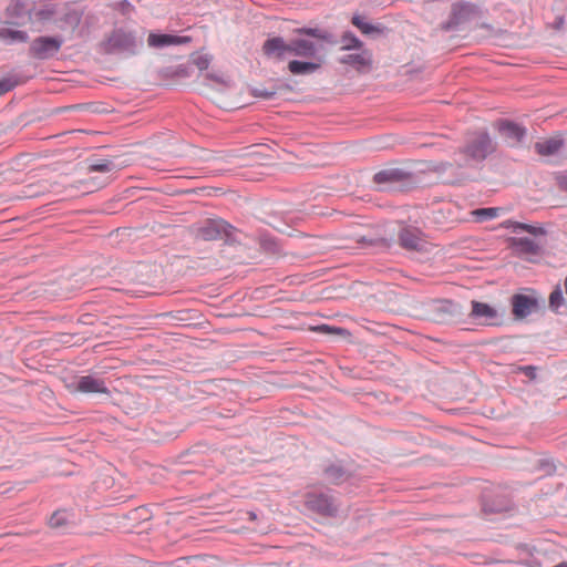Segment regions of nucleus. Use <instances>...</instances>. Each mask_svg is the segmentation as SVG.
<instances>
[{
	"instance_id": "obj_20",
	"label": "nucleus",
	"mask_w": 567,
	"mask_h": 567,
	"mask_svg": "<svg viewBox=\"0 0 567 567\" xmlns=\"http://www.w3.org/2000/svg\"><path fill=\"white\" fill-rule=\"evenodd\" d=\"M341 49L342 50H352V49H361L362 42L352 33H344L341 38Z\"/></svg>"
},
{
	"instance_id": "obj_31",
	"label": "nucleus",
	"mask_w": 567,
	"mask_h": 567,
	"mask_svg": "<svg viewBox=\"0 0 567 567\" xmlns=\"http://www.w3.org/2000/svg\"><path fill=\"white\" fill-rule=\"evenodd\" d=\"M195 558H196V557L181 558V559H178V561H179V563H188V561H190V560H193V559H195Z\"/></svg>"
},
{
	"instance_id": "obj_7",
	"label": "nucleus",
	"mask_w": 567,
	"mask_h": 567,
	"mask_svg": "<svg viewBox=\"0 0 567 567\" xmlns=\"http://www.w3.org/2000/svg\"><path fill=\"white\" fill-rule=\"evenodd\" d=\"M107 48L111 51H126L134 53L136 48L135 37L131 32L116 30L110 35L107 40Z\"/></svg>"
},
{
	"instance_id": "obj_14",
	"label": "nucleus",
	"mask_w": 567,
	"mask_h": 567,
	"mask_svg": "<svg viewBox=\"0 0 567 567\" xmlns=\"http://www.w3.org/2000/svg\"><path fill=\"white\" fill-rule=\"evenodd\" d=\"M399 239L401 246L410 250H422L425 246V241L420 235L411 229H403L400 233Z\"/></svg>"
},
{
	"instance_id": "obj_28",
	"label": "nucleus",
	"mask_w": 567,
	"mask_h": 567,
	"mask_svg": "<svg viewBox=\"0 0 567 567\" xmlns=\"http://www.w3.org/2000/svg\"><path fill=\"white\" fill-rule=\"evenodd\" d=\"M523 371L526 373V375L534 378L535 377V368L534 367H525Z\"/></svg>"
},
{
	"instance_id": "obj_5",
	"label": "nucleus",
	"mask_w": 567,
	"mask_h": 567,
	"mask_svg": "<svg viewBox=\"0 0 567 567\" xmlns=\"http://www.w3.org/2000/svg\"><path fill=\"white\" fill-rule=\"evenodd\" d=\"M468 317L475 321H478L480 323L487 326L496 324L501 318L496 307L476 300L471 302V311Z\"/></svg>"
},
{
	"instance_id": "obj_8",
	"label": "nucleus",
	"mask_w": 567,
	"mask_h": 567,
	"mask_svg": "<svg viewBox=\"0 0 567 567\" xmlns=\"http://www.w3.org/2000/svg\"><path fill=\"white\" fill-rule=\"evenodd\" d=\"M537 300L526 295L512 297L513 315L516 319H524L537 309Z\"/></svg>"
},
{
	"instance_id": "obj_24",
	"label": "nucleus",
	"mask_w": 567,
	"mask_h": 567,
	"mask_svg": "<svg viewBox=\"0 0 567 567\" xmlns=\"http://www.w3.org/2000/svg\"><path fill=\"white\" fill-rule=\"evenodd\" d=\"M194 64L198 68V70L205 71L210 64V58L207 55H198L194 59Z\"/></svg>"
},
{
	"instance_id": "obj_26",
	"label": "nucleus",
	"mask_w": 567,
	"mask_h": 567,
	"mask_svg": "<svg viewBox=\"0 0 567 567\" xmlns=\"http://www.w3.org/2000/svg\"><path fill=\"white\" fill-rule=\"evenodd\" d=\"M22 9V4L19 2L13 3L7 8V14L10 18H17L20 13V10Z\"/></svg>"
},
{
	"instance_id": "obj_22",
	"label": "nucleus",
	"mask_w": 567,
	"mask_h": 567,
	"mask_svg": "<svg viewBox=\"0 0 567 567\" xmlns=\"http://www.w3.org/2000/svg\"><path fill=\"white\" fill-rule=\"evenodd\" d=\"M565 303V299L563 297L561 289L556 287L555 290L549 296V307L554 311H558V309Z\"/></svg>"
},
{
	"instance_id": "obj_9",
	"label": "nucleus",
	"mask_w": 567,
	"mask_h": 567,
	"mask_svg": "<svg viewBox=\"0 0 567 567\" xmlns=\"http://www.w3.org/2000/svg\"><path fill=\"white\" fill-rule=\"evenodd\" d=\"M190 41L189 37L173 35V34H157L151 32L147 37V44L151 48H164L169 45H182Z\"/></svg>"
},
{
	"instance_id": "obj_16",
	"label": "nucleus",
	"mask_w": 567,
	"mask_h": 567,
	"mask_svg": "<svg viewBox=\"0 0 567 567\" xmlns=\"http://www.w3.org/2000/svg\"><path fill=\"white\" fill-rule=\"evenodd\" d=\"M0 39L3 41L12 42H27L29 35L24 31L12 30L9 28H0Z\"/></svg>"
},
{
	"instance_id": "obj_19",
	"label": "nucleus",
	"mask_w": 567,
	"mask_h": 567,
	"mask_svg": "<svg viewBox=\"0 0 567 567\" xmlns=\"http://www.w3.org/2000/svg\"><path fill=\"white\" fill-rule=\"evenodd\" d=\"M69 514L65 511H56L50 517L49 524L52 528H60L69 523Z\"/></svg>"
},
{
	"instance_id": "obj_21",
	"label": "nucleus",
	"mask_w": 567,
	"mask_h": 567,
	"mask_svg": "<svg viewBox=\"0 0 567 567\" xmlns=\"http://www.w3.org/2000/svg\"><path fill=\"white\" fill-rule=\"evenodd\" d=\"M352 23L364 34H370L380 31L378 27L364 22L363 19L359 16H354L352 18Z\"/></svg>"
},
{
	"instance_id": "obj_10",
	"label": "nucleus",
	"mask_w": 567,
	"mask_h": 567,
	"mask_svg": "<svg viewBox=\"0 0 567 567\" xmlns=\"http://www.w3.org/2000/svg\"><path fill=\"white\" fill-rule=\"evenodd\" d=\"M498 132L511 146L518 144L526 134L525 127L508 121L499 122Z\"/></svg>"
},
{
	"instance_id": "obj_1",
	"label": "nucleus",
	"mask_w": 567,
	"mask_h": 567,
	"mask_svg": "<svg viewBox=\"0 0 567 567\" xmlns=\"http://www.w3.org/2000/svg\"><path fill=\"white\" fill-rule=\"evenodd\" d=\"M298 35L289 41L281 37L267 39L262 44L264 55L274 61H284L288 56H296L302 60H291L288 63V71L293 75H308L318 71L324 62L319 54L318 44L305 37H311L318 41H329L327 31L318 28H299L295 30Z\"/></svg>"
},
{
	"instance_id": "obj_29",
	"label": "nucleus",
	"mask_w": 567,
	"mask_h": 567,
	"mask_svg": "<svg viewBox=\"0 0 567 567\" xmlns=\"http://www.w3.org/2000/svg\"><path fill=\"white\" fill-rule=\"evenodd\" d=\"M375 181L377 182H381V181H384L386 178V173L385 172H380L375 175Z\"/></svg>"
},
{
	"instance_id": "obj_11",
	"label": "nucleus",
	"mask_w": 567,
	"mask_h": 567,
	"mask_svg": "<svg viewBox=\"0 0 567 567\" xmlns=\"http://www.w3.org/2000/svg\"><path fill=\"white\" fill-rule=\"evenodd\" d=\"M509 247L518 256H532L538 255L540 246L533 239L529 238H509Z\"/></svg>"
},
{
	"instance_id": "obj_15",
	"label": "nucleus",
	"mask_w": 567,
	"mask_h": 567,
	"mask_svg": "<svg viewBox=\"0 0 567 567\" xmlns=\"http://www.w3.org/2000/svg\"><path fill=\"white\" fill-rule=\"evenodd\" d=\"M341 63L353 65L358 69L368 66L371 64V54L368 51H362L360 53H352L343 56Z\"/></svg>"
},
{
	"instance_id": "obj_32",
	"label": "nucleus",
	"mask_w": 567,
	"mask_h": 567,
	"mask_svg": "<svg viewBox=\"0 0 567 567\" xmlns=\"http://www.w3.org/2000/svg\"><path fill=\"white\" fill-rule=\"evenodd\" d=\"M554 567H567V563H560L558 565H555Z\"/></svg>"
},
{
	"instance_id": "obj_4",
	"label": "nucleus",
	"mask_w": 567,
	"mask_h": 567,
	"mask_svg": "<svg viewBox=\"0 0 567 567\" xmlns=\"http://www.w3.org/2000/svg\"><path fill=\"white\" fill-rule=\"evenodd\" d=\"M68 388L72 393H84V394H92V393L109 394L110 393L105 381L95 375L79 377L71 384H69Z\"/></svg>"
},
{
	"instance_id": "obj_3",
	"label": "nucleus",
	"mask_w": 567,
	"mask_h": 567,
	"mask_svg": "<svg viewBox=\"0 0 567 567\" xmlns=\"http://www.w3.org/2000/svg\"><path fill=\"white\" fill-rule=\"evenodd\" d=\"M62 44L63 40L58 37H38L31 42L29 54L38 60H48L60 51Z\"/></svg>"
},
{
	"instance_id": "obj_17",
	"label": "nucleus",
	"mask_w": 567,
	"mask_h": 567,
	"mask_svg": "<svg viewBox=\"0 0 567 567\" xmlns=\"http://www.w3.org/2000/svg\"><path fill=\"white\" fill-rule=\"evenodd\" d=\"M501 210L502 208L498 207L478 208L472 210L471 215L475 218L476 221L482 223L498 217Z\"/></svg>"
},
{
	"instance_id": "obj_23",
	"label": "nucleus",
	"mask_w": 567,
	"mask_h": 567,
	"mask_svg": "<svg viewBox=\"0 0 567 567\" xmlns=\"http://www.w3.org/2000/svg\"><path fill=\"white\" fill-rule=\"evenodd\" d=\"M458 207L455 204H447L444 208H441L436 212V214H449V219L451 223L460 221L461 217L458 215H453L454 210Z\"/></svg>"
},
{
	"instance_id": "obj_18",
	"label": "nucleus",
	"mask_w": 567,
	"mask_h": 567,
	"mask_svg": "<svg viewBox=\"0 0 567 567\" xmlns=\"http://www.w3.org/2000/svg\"><path fill=\"white\" fill-rule=\"evenodd\" d=\"M502 226L505 228H513L514 231L525 230L532 235H538V234L543 235L544 234V230L542 228H537V227H534L528 224H523V223L513 221V220H506L502 224Z\"/></svg>"
},
{
	"instance_id": "obj_12",
	"label": "nucleus",
	"mask_w": 567,
	"mask_h": 567,
	"mask_svg": "<svg viewBox=\"0 0 567 567\" xmlns=\"http://www.w3.org/2000/svg\"><path fill=\"white\" fill-rule=\"evenodd\" d=\"M225 231V223L223 220H206L198 229V236L204 240H216L221 237Z\"/></svg>"
},
{
	"instance_id": "obj_13",
	"label": "nucleus",
	"mask_w": 567,
	"mask_h": 567,
	"mask_svg": "<svg viewBox=\"0 0 567 567\" xmlns=\"http://www.w3.org/2000/svg\"><path fill=\"white\" fill-rule=\"evenodd\" d=\"M564 146V141L558 137H549L535 143L536 152L542 156H550L557 154Z\"/></svg>"
},
{
	"instance_id": "obj_27",
	"label": "nucleus",
	"mask_w": 567,
	"mask_h": 567,
	"mask_svg": "<svg viewBox=\"0 0 567 567\" xmlns=\"http://www.w3.org/2000/svg\"><path fill=\"white\" fill-rule=\"evenodd\" d=\"M92 169L94 171H99V172H105V171H109V164H99V165H94L92 167Z\"/></svg>"
},
{
	"instance_id": "obj_25",
	"label": "nucleus",
	"mask_w": 567,
	"mask_h": 567,
	"mask_svg": "<svg viewBox=\"0 0 567 567\" xmlns=\"http://www.w3.org/2000/svg\"><path fill=\"white\" fill-rule=\"evenodd\" d=\"M17 83L10 79H2L0 80V95L11 91Z\"/></svg>"
},
{
	"instance_id": "obj_30",
	"label": "nucleus",
	"mask_w": 567,
	"mask_h": 567,
	"mask_svg": "<svg viewBox=\"0 0 567 567\" xmlns=\"http://www.w3.org/2000/svg\"><path fill=\"white\" fill-rule=\"evenodd\" d=\"M453 307L454 305L451 301H444L441 308L452 310Z\"/></svg>"
},
{
	"instance_id": "obj_6",
	"label": "nucleus",
	"mask_w": 567,
	"mask_h": 567,
	"mask_svg": "<svg viewBox=\"0 0 567 567\" xmlns=\"http://www.w3.org/2000/svg\"><path fill=\"white\" fill-rule=\"evenodd\" d=\"M306 507L322 516H334L338 512L334 502L323 494H309L306 499Z\"/></svg>"
},
{
	"instance_id": "obj_2",
	"label": "nucleus",
	"mask_w": 567,
	"mask_h": 567,
	"mask_svg": "<svg viewBox=\"0 0 567 567\" xmlns=\"http://www.w3.org/2000/svg\"><path fill=\"white\" fill-rule=\"evenodd\" d=\"M495 151V146L485 132L475 133L463 150L465 155V164L470 161H483L486 156Z\"/></svg>"
}]
</instances>
